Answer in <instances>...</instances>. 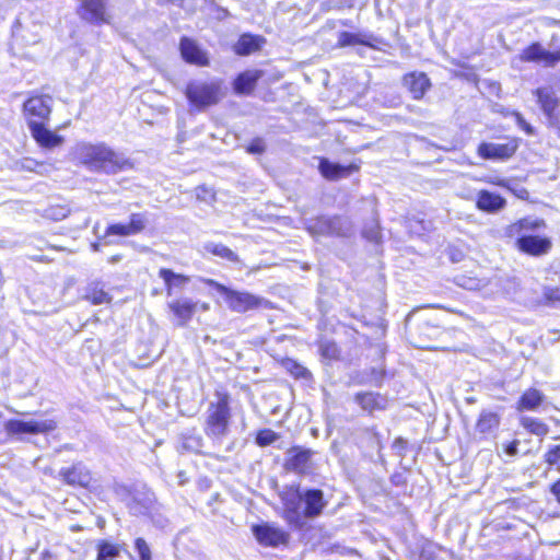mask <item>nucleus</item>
I'll use <instances>...</instances> for the list:
<instances>
[{
    "label": "nucleus",
    "mask_w": 560,
    "mask_h": 560,
    "mask_svg": "<svg viewBox=\"0 0 560 560\" xmlns=\"http://www.w3.org/2000/svg\"><path fill=\"white\" fill-rule=\"evenodd\" d=\"M230 421L229 397L219 395L217 401H211L207 408L203 431L214 444H221L230 432Z\"/></svg>",
    "instance_id": "f257e3e1"
},
{
    "label": "nucleus",
    "mask_w": 560,
    "mask_h": 560,
    "mask_svg": "<svg viewBox=\"0 0 560 560\" xmlns=\"http://www.w3.org/2000/svg\"><path fill=\"white\" fill-rule=\"evenodd\" d=\"M205 283L213 287L224 298L228 307L235 313H246L266 306L268 301L246 291L230 289L212 279H203Z\"/></svg>",
    "instance_id": "f03ea898"
},
{
    "label": "nucleus",
    "mask_w": 560,
    "mask_h": 560,
    "mask_svg": "<svg viewBox=\"0 0 560 560\" xmlns=\"http://www.w3.org/2000/svg\"><path fill=\"white\" fill-rule=\"evenodd\" d=\"M186 96L198 109L218 104L224 96L225 91L221 81H194L186 88Z\"/></svg>",
    "instance_id": "7ed1b4c3"
},
{
    "label": "nucleus",
    "mask_w": 560,
    "mask_h": 560,
    "mask_svg": "<svg viewBox=\"0 0 560 560\" xmlns=\"http://www.w3.org/2000/svg\"><path fill=\"white\" fill-rule=\"evenodd\" d=\"M58 427L55 419H31L18 420L11 419L5 422L4 428L8 434H46L52 432Z\"/></svg>",
    "instance_id": "20e7f679"
},
{
    "label": "nucleus",
    "mask_w": 560,
    "mask_h": 560,
    "mask_svg": "<svg viewBox=\"0 0 560 560\" xmlns=\"http://www.w3.org/2000/svg\"><path fill=\"white\" fill-rule=\"evenodd\" d=\"M106 149L104 142H80L73 148V155L88 170L98 173Z\"/></svg>",
    "instance_id": "39448f33"
},
{
    "label": "nucleus",
    "mask_w": 560,
    "mask_h": 560,
    "mask_svg": "<svg viewBox=\"0 0 560 560\" xmlns=\"http://www.w3.org/2000/svg\"><path fill=\"white\" fill-rule=\"evenodd\" d=\"M110 0H82L79 8V15L82 20L94 24H109L112 15L108 11V3Z\"/></svg>",
    "instance_id": "423d86ee"
},
{
    "label": "nucleus",
    "mask_w": 560,
    "mask_h": 560,
    "mask_svg": "<svg viewBox=\"0 0 560 560\" xmlns=\"http://www.w3.org/2000/svg\"><path fill=\"white\" fill-rule=\"evenodd\" d=\"M283 518L293 527L300 529L305 525L304 510H302L301 489L288 492L282 497Z\"/></svg>",
    "instance_id": "0eeeda50"
},
{
    "label": "nucleus",
    "mask_w": 560,
    "mask_h": 560,
    "mask_svg": "<svg viewBox=\"0 0 560 560\" xmlns=\"http://www.w3.org/2000/svg\"><path fill=\"white\" fill-rule=\"evenodd\" d=\"M253 533L258 542L267 547L287 545L290 539L287 532L270 524L255 525L253 526Z\"/></svg>",
    "instance_id": "6e6552de"
},
{
    "label": "nucleus",
    "mask_w": 560,
    "mask_h": 560,
    "mask_svg": "<svg viewBox=\"0 0 560 560\" xmlns=\"http://www.w3.org/2000/svg\"><path fill=\"white\" fill-rule=\"evenodd\" d=\"M312 455L311 450H305L294 446L287 452L284 462V469L296 474H307L312 469Z\"/></svg>",
    "instance_id": "1a4fd4ad"
},
{
    "label": "nucleus",
    "mask_w": 560,
    "mask_h": 560,
    "mask_svg": "<svg viewBox=\"0 0 560 560\" xmlns=\"http://www.w3.org/2000/svg\"><path fill=\"white\" fill-rule=\"evenodd\" d=\"M133 167V163L124 153L117 152L107 145L98 173L114 175Z\"/></svg>",
    "instance_id": "9d476101"
},
{
    "label": "nucleus",
    "mask_w": 560,
    "mask_h": 560,
    "mask_svg": "<svg viewBox=\"0 0 560 560\" xmlns=\"http://www.w3.org/2000/svg\"><path fill=\"white\" fill-rule=\"evenodd\" d=\"M51 106L52 97L49 95L32 96L23 105L27 120L37 118L43 122L49 118Z\"/></svg>",
    "instance_id": "9b49d317"
},
{
    "label": "nucleus",
    "mask_w": 560,
    "mask_h": 560,
    "mask_svg": "<svg viewBox=\"0 0 560 560\" xmlns=\"http://www.w3.org/2000/svg\"><path fill=\"white\" fill-rule=\"evenodd\" d=\"M520 59L522 61L539 62L547 67H552L560 61V49L551 52L546 50L539 43H534L522 50Z\"/></svg>",
    "instance_id": "f8f14e48"
},
{
    "label": "nucleus",
    "mask_w": 560,
    "mask_h": 560,
    "mask_svg": "<svg viewBox=\"0 0 560 560\" xmlns=\"http://www.w3.org/2000/svg\"><path fill=\"white\" fill-rule=\"evenodd\" d=\"M27 125L32 137L40 147L45 149H52L63 143V137L58 136L51 130L47 129L43 121L28 119Z\"/></svg>",
    "instance_id": "ddd939ff"
},
{
    "label": "nucleus",
    "mask_w": 560,
    "mask_h": 560,
    "mask_svg": "<svg viewBox=\"0 0 560 560\" xmlns=\"http://www.w3.org/2000/svg\"><path fill=\"white\" fill-rule=\"evenodd\" d=\"M148 225L147 215L143 213H132L127 224H110L106 230V235L130 236L141 233Z\"/></svg>",
    "instance_id": "4468645a"
},
{
    "label": "nucleus",
    "mask_w": 560,
    "mask_h": 560,
    "mask_svg": "<svg viewBox=\"0 0 560 560\" xmlns=\"http://www.w3.org/2000/svg\"><path fill=\"white\" fill-rule=\"evenodd\" d=\"M301 494L305 505V520L318 517L327 505V501L324 499V492L319 489H306L301 490Z\"/></svg>",
    "instance_id": "2eb2a0df"
},
{
    "label": "nucleus",
    "mask_w": 560,
    "mask_h": 560,
    "mask_svg": "<svg viewBox=\"0 0 560 560\" xmlns=\"http://www.w3.org/2000/svg\"><path fill=\"white\" fill-rule=\"evenodd\" d=\"M59 476L70 486L88 487L92 481L91 471L81 462L73 464L71 467L61 468Z\"/></svg>",
    "instance_id": "dca6fc26"
},
{
    "label": "nucleus",
    "mask_w": 560,
    "mask_h": 560,
    "mask_svg": "<svg viewBox=\"0 0 560 560\" xmlns=\"http://www.w3.org/2000/svg\"><path fill=\"white\" fill-rule=\"evenodd\" d=\"M517 248L532 256H541L551 249V241L548 237L535 235H522L516 240Z\"/></svg>",
    "instance_id": "f3484780"
},
{
    "label": "nucleus",
    "mask_w": 560,
    "mask_h": 560,
    "mask_svg": "<svg viewBox=\"0 0 560 560\" xmlns=\"http://www.w3.org/2000/svg\"><path fill=\"white\" fill-rule=\"evenodd\" d=\"M517 149L515 142L493 143L483 142L478 148V154L487 160H505L511 158Z\"/></svg>",
    "instance_id": "a211bd4d"
},
{
    "label": "nucleus",
    "mask_w": 560,
    "mask_h": 560,
    "mask_svg": "<svg viewBox=\"0 0 560 560\" xmlns=\"http://www.w3.org/2000/svg\"><path fill=\"white\" fill-rule=\"evenodd\" d=\"M199 303L188 298H179L167 303L168 308L177 318L178 326H186L195 314Z\"/></svg>",
    "instance_id": "6ab92c4d"
},
{
    "label": "nucleus",
    "mask_w": 560,
    "mask_h": 560,
    "mask_svg": "<svg viewBox=\"0 0 560 560\" xmlns=\"http://www.w3.org/2000/svg\"><path fill=\"white\" fill-rule=\"evenodd\" d=\"M402 82L415 100H421L431 86L428 75L423 72L407 73Z\"/></svg>",
    "instance_id": "aec40b11"
},
{
    "label": "nucleus",
    "mask_w": 560,
    "mask_h": 560,
    "mask_svg": "<svg viewBox=\"0 0 560 560\" xmlns=\"http://www.w3.org/2000/svg\"><path fill=\"white\" fill-rule=\"evenodd\" d=\"M501 417L498 412L483 409L476 422V431L483 438L493 435L499 429Z\"/></svg>",
    "instance_id": "412c9836"
},
{
    "label": "nucleus",
    "mask_w": 560,
    "mask_h": 560,
    "mask_svg": "<svg viewBox=\"0 0 560 560\" xmlns=\"http://www.w3.org/2000/svg\"><path fill=\"white\" fill-rule=\"evenodd\" d=\"M180 54L183 58L197 66H208L209 60L207 55L199 48V46L191 39L184 37L179 44Z\"/></svg>",
    "instance_id": "4be33fe9"
},
{
    "label": "nucleus",
    "mask_w": 560,
    "mask_h": 560,
    "mask_svg": "<svg viewBox=\"0 0 560 560\" xmlns=\"http://www.w3.org/2000/svg\"><path fill=\"white\" fill-rule=\"evenodd\" d=\"M506 205L503 197L488 190H480L477 196L476 206L479 210L485 212H498Z\"/></svg>",
    "instance_id": "5701e85b"
},
{
    "label": "nucleus",
    "mask_w": 560,
    "mask_h": 560,
    "mask_svg": "<svg viewBox=\"0 0 560 560\" xmlns=\"http://www.w3.org/2000/svg\"><path fill=\"white\" fill-rule=\"evenodd\" d=\"M265 42L261 36L243 34L235 44L234 50L240 56H247L259 50Z\"/></svg>",
    "instance_id": "b1692460"
},
{
    "label": "nucleus",
    "mask_w": 560,
    "mask_h": 560,
    "mask_svg": "<svg viewBox=\"0 0 560 560\" xmlns=\"http://www.w3.org/2000/svg\"><path fill=\"white\" fill-rule=\"evenodd\" d=\"M261 72L258 70H248L237 75L234 80V90L238 94H249L260 79Z\"/></svg>",
    "instance_id": "393cba45"
},
{
    "label": "nucleus",
    "mask_w": 560,
    "mask_h": 560,
    "mask_svg": "<svg viewBox=\"0 0 560 560\" xmlns=\"http://www.w3.org/2000/svg\"><path fill=\"white\" fill-rule=\"evenodd\" d=\"M355 401L362 407V409L369 412L384 409L387 402V400L382 395L376 393L357 394Z\"/></svg>",
    "instance_id": "a878e982"
},
{
    "label": "nucleus",
    "mask_w": 560,
    "mask_h": 560,
    "mask_svg": "<svg viewBox=\"0 0 560 560\" xmlns=\"http://www.w3.org/2000/svg\"><path fill=\"white\" fill-rule=\"evenodd\" d=\"M319 172L325 178L336 180L348 176L351 173V167L331 163L327 159H322L319 162Z\"/></svg>",
    "instance_id": "bb28decb"
},
{
    "label": "nucleus",
    "mask_w": 560,
    "mask_h": 560,
    "mask_svg": "<svg viewBox=\"0 0 560 560\" xmlns=\"http://www.w3.org/2000/svg\"><path fill=\"white\" fill-rule=\"evenodd\" d=\"M159 276L164 280L167 295H172L174 289H182L189 282V277L175 273L171 269L161 268Z\"/></svg>",
    "instance_id": "cd10ccee"
},
{
    "label": "nucleus",
    "mask_w": 560,
    "mask_h": 560,
    "mask_svg": "<svg viewBox=\"0 0 560 560\" xmlns=\"http://www.w3.org/2000/svg\"><path fill=\"white\" fill-rule=\"evenodd\" d=\"M544 394L536 389V388H529L527 389L517 401V410H536L541 402L544 401Z\"/></svg>",
    "instance_id": "c85d7f7f"
},
{
    "label": "nucleus",
    "mask_w": 560,
    "mask_h": 560,
    "mask_svg": "<svg viewBox=\"0 0 560 560\" xmlns=\"http://www.w3.org/2000/svg\"><path fill=\"white\" fill-rule=\"evenodd\" d=\"M84 299L94 305L105 304L112 301L110 295L105 292L104 285H101L98 282L91 283L86 288Z\"/></svg>",
    "instance_id": "c756f323"
},
{
    "label": "nucleus",
    "mask_w": 560,
    "mask_h": 560,
    "mask_svg": "<svg viewBox=\"0 0 560 560\" xmlns=\"http://www.w3.org/2000/svg\"><path fill=\"white\" fill-rule=\"evenodd\" d=\"M306 230L312 235L330 236V218L323 215L310 219L306 222Z\"/></svg>",
    "instance_id": "7c9ffc66"
},
{
    "label": "nucleus",
    "mask_w": 560,
    "mask_h": 560,
    "mask_svg": "<svg viewBox=\"0 0 560 560\" xmlns=\"http://www.w3.org/2000/svg\"><path fill=\"white\" fill-rule=\"evenodd\" d=\"M352 233L351 222L342 217L330 218V236H349Z\"/></svg>",
    "instance_id": "2f4dec72"
},
{
    "label": "nucleus",
    "mask_w": 560,
    "mask_h": 560,
    "mask_svg": "<svg viewBox=\"0 0 560 560\" xmlns=\"http://www.w3.org/2000/svg\"><path fill=\"white\" fill-rule=\"evenodd\" d=\"M205 248L208 253H211L214 256L221 257L232 262L238 261V256L223 244L208 243Z\"/></svg>",
    "instance_id": "473e14b6"
},
{
    "label": "nucleus",
    "mask_w": 560,
    "mask_h": 560,
    "mask_svg": "<svg viewBox=\"0 0 560 560\" xmlns=\"http://www.w3.org/2000/svg\"><path fill=\"white\" fill-rule=\"evenodd\" d=\"M521 424L532 434L537 436H545L549 432V428L546 423L532 417H523Z\"/></svg>",
    "instance_id": "72a5a7b5"
},
{
    "label": "nucleus",
    "mask_w": 560,
    "mask_h": 560,
    "mask_svg": "<svg viewBox=\"0 0 560 560\" xmlns=\"http://www.w3.org/2000/svg\"><path fill=\"white\" fill-rule=\"evenodd\" d=\"M537 97L544 113L550 116L557 107V102L553 98L551 91L548 89H538Z\"/></svg>",
    "instance_id": "f704fd0d"
},
{
    "label": "nucleus",
    "mask_w": 560,
    "mask_h": 560,
    "mask_svg": "<svg viewBox=\"0 0 560 560\" xmlns=\"http://www.w3.org/2000/svg\"><path fill=\"white\" fill-rule=\"evenodd\" d=\"M203 440L201 435L191 432L183 435L182 448L188 452L200 453L202 451Z\"/></svg>",
    "instance_id": "c9c22d12"
},
{
    "label": "nucleus",
    "mask_w": 560,
    "mask_h": 560,
    "mask_svg": "<svg viewBox=\"0 0 560 560\" xmlns=\"http://www.w3.org/2000/svg\"><path fill=\"white\" fill-rule=\"evenodd\" d=\"M362 236L365 240L375 243H377L381 240V228L377 219L374 218L365 223L362 230Z\"/></svg>",
    "instance_id": "e433bc0d"
},
{
    "label": "nucleus",
    "mask_w": 560,
    "mask_h": 560,
    "mask_svg": "<svg viewBox=\"0 0 560 560\" xmlns=\"http://www.w3.org/2000/svg\"><path fill=\"white\" fill-rule=\"evenodd\" d=\"M338 44L341 47L357 45V44L373 47V45L369 40L362 38L361 35L354 34V33H349V32L340 33Z\"/></svg>",
    "instance_id": "4c0bfd02"
},
{
    "label": "nucleus",
    "mask_w": 560,
    "mask_h": 560,
    "mask_svg": "<svg viewBox=\"0 0 560 560\" xmlns=\"http://www.w3.org/2000/svg\"><path fill=\"white\" fill-rule=\"evenodd\" d=\"M283 365L295 378H307L310 376L308 370L294 360L288 359Z\"/></svg>",
    "instance_id": "58836bf2"
},
{
    "label": "nucleus",
    "mask_w": 560,
    "mask_h": 560,
    "mask_svg": "<svg viewBox=\"0 0 560 560\" xmlns=\"http://www.w3.org/2000/svg\"><path fill=\"white\" fill-rule=\"evenodd\" d=\"M319 352L322 357L329 360L337 359L339 355V349L331 340H322L319 342Z\"/></svg>",
    "instance_id": "ea45409f"
},
{
    "label": "nucleus",
    "mask_w": 560,
    "mask_h": 560,
    "mask_svg": "<svg viewBox=\"0 0 560 560\" xmlns=\"http://www.w3.org/2000/svg\"><path fill=\"white\" fill-rule=\"evenodd\" d=\"M278 439L279 435L275 431L270 429H264L258 432L256 436V443L259 446H267L276 442Z\"/></svg>",
    "instance_id": "a19ab883"
},
{
    "label": "nucleus",
    "mask_w": 560,
    "mask_h": 560,
    "mask_svg": "<svg viewBox=\"0 0 560 560\" xmlns=\"http://www.w3.org/2000/svg\"><path fill=\"white\" fill-rule=\"evenodd\" d=\"M518 221L520 225H522L524 233L537 231L541 228H545L546 225L542 219L523 218Z\"/></svg>",
    "instance_id": "79ce46f5"
},
{
    "label": "nucleus",
    "mask_w": 560,
    "mask_h": 560,
    "mask_svg": "<svg viewBox=\"0 0 560 560\" xmlns=\"http://www.w3.org/2000/svg\"><path fill=\"white\" fill-rule=\"evenodd\" d=\"M97 555L105 557V558L114 559L119 555V548H118V546L113 545L108 541H102L98 545Z\"/></svg>",
    "instance_id": "37998d69"
},
{
    "label": "nucleus",
    "mask_w": 560,
    "mask_h": 560,
    "mask_svg": "<svg viewBox=\"0 0 560 560\" xmlns=\"http://www.w3.org/2000/svg\"><path fill=\"white\" fill-rule=\"evenodd\" d=\"M135 548L139 555L140 560H151V549L143 538H137Z\"/></svg>",
    "instance_id": "c03bdc74"
},
{
    "label": "nucleus",
    "mask_w": 560,
    "mask_h": 560,
    "mask_svg": "<svg viewBox=\"0 0 560 560\" xmlns=\"http://www.w3.org/2000/svg\"><path fill=\"white\" fill-rule=\"evenodd\" d=\"M504 234L508 237H517L520 238L522 235H526L520 225V221H516L510 225H508L504 230Z\"/></svg>",
    "instance_id": "a18cd8bd"
},
{
    "label": "nucleus",
    "mask_w": 560,
    "mask_h": 560,
    "mask_svg": "<svg viewBox=\"0 0 560 560\" xmlns=\"http://www.w3.org/2000/svg\"><path fill=\"white\" fill-rule=\"evenodd\" d=\"M545 460L549 465H555L560 460V444L553 446L546 453Z\"/></svg>",
    "instance_id": "49530a36"
},
{
    "label": "nucleus",
    "mask_w": 560,
    "mask_h": 560,
    "mask_svg": "<svg viewBox=\"0 0 560 560\" xmlns=\"http://www.w3.org/2000/svg\"><path fill=\"white\" fill-rule=\"evenodd\" d=\"M266 147H265V142L262 139L260 138H257V139H254L248 148H247V151L252 154H260L265 151Z\"/></svg>",
    "instance_id": "de8ad7c7"
},
{
    "label": "nucleus",
    "mask_w": 560,
    "mask_h": 560,
    "mask_svg": "<svg viewBox=\"0 0 560 560\" xmlns=\"http://www.w3.org/2000/svg\"><path fill=\"white\" fill-rule=\"evenodd\" d=\"M406 447L407 441L401 438L396 439L393 443V448L397 452L398 456H405Z\"/></svg>",
    "instance_id": "09e8293b"
},
{
    "label": "nucleus",
    "mask_w": 560,
    "mask_h": 560,
    "mask_svg": "<svg viewBox=\"0 0 560 560\" xmlns=\"http://www.w3.org/2000/svg\"><path fill=\"white\" fill-rule=\"evenodd\" d=\"M517 445H518V441H517V440H514L513 442L509 443V444L505 446V453H506L509 456H515V455H517V454H518Z\"/></svg>",
    "instance_id": "8fccbe9b"
},
{
    "label": "nucleus",
    "mask_w": 560,
    "mask_h": 560,
    "mask_svg": "<svg viewBox=\"0 0 560 560\" xmlns=\"http://www.w3.org/2000/svg\"><path fill=\"white\" fill-rule=\"evenodd\" d=\"M38 163L32 159H24L22 161V167L28 171H34Z\"/></svg>",
    "instance_id": "3c124183"
},
{
    "label": "nucleus",
    "mask_w": 560,
    "mask_h": 560,
    "mask_svg": "<svg viewBox=\"0 0 560 560\" xmlns=\"http://www.w3.org/2000/svg\"><path fill=\"white\" fill-rule=\"evenodd\" d=\"M40 560H58V558L54 552L44 550L40 555Z\"/></svg>",
    "instance_id": "603ef678"
},
{
    "label": "nucleus",
    "mask_w": 560,
    "mask_h": 560,
    "mask_svg": "<svg viewBox=\"0 0 560 560\" xmlns=\"http://www.w3.org/2000/svg\"><path fill=\"white\" fill-rule=\"evenodd\" d=\"M551 492L556 497L557 501L560 503V479L552 486Z\"/></svg>",
    "instance_id": "864d4df0"
},
{
    "label": "nucleus",
    "mask_w": 560,
    "mask_h": 560,
    "mask_svg": "<svg viewBox=\"0 0 560 560\" xmlns=\"http://www.w3.org/2000/svg\"><path fill=\"white\" fill-rule=\"evenodd\" d=\"M520 125L523 127V129L526 131V133H528V135H533L534 133L533 127L530 125L526 124L521 118H520Z\"/></svg>",
    "instance_id": "5fc2aeb1"
},
{
    "label": "nucleus",
    "mask_w": 560,
    "mask_h": 560,
    "mask_svg": "<svg viewBox=\"0 0 560 560\" xmlns=\"http://www.w3.org/2000/svg\"><path fill=\"white\" fill-rule=\"evenodd\" d=\"M200 307H201L202 311H208L209 310V304L208 303H202L200 305Z\"/></svg>",
    "instance_id": "6e6d98bb"
},
{
    "label": "nucleus",
    "mask_w": 560,
    "mask_h": 560,
    "mask_svg": "<svg viewBox=\"0 0 560 560\" xmlns=\"http://www.w3.org/2000/svg\"><path fill=\"white\" fill-rule=\"evenodd\" d=\"M97 560H112L110 558H105V557H102L100 555H97Z\"/></svg>",
    "instance_id": "4d7b16f0"
},
{
    "label": "nucleus",
    "mask_w": 560,
    "mask_h": 560,
    "mask_svg": "<svg viewBox=\"0 0 560 560\" xmlns=\"http://www.w3.org/2000/svg\"><path fill=\"white\" fill-rule=\"evenodd\" d=\"M92 247H93L94 250H98L100 245L95 243V244L92 245Z\"/></svg>",
    "instance_id": "13d9d810"
}]
</instances>
